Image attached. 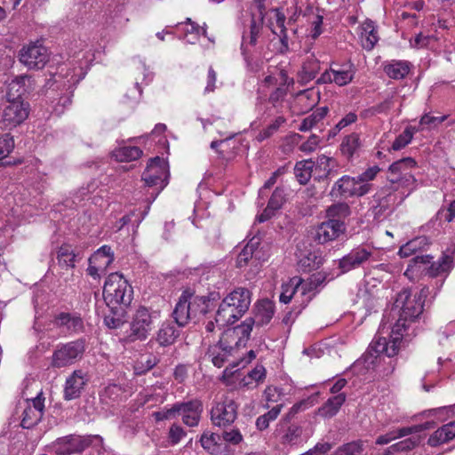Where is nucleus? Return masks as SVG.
I'll return each mask as SVG.
<instances>
[{
	"label": "nucleus",
	"mask_w": 455,
	"mask_h": 455,
	"mask_svg": "<svg viewBox=\"0 0 455 455\" xmlns=\"http://www.w3.org/2000/svg\"><path fill=\"white\" fill-rule=\"evenodd\" d=\"M429 294V288L424 286L420 291L411 296L410 290L404 289L398 293L395 307L400 308V316L392 328V334L387 339L375 337L363 355L367 367L374 365L377 358L385 354L388 357L396 355L401 348L403 331H406L410 323L414 322L424 310V302Z\"/></svg>",
	"instance_id": "obj_1"
},
{
	"label": "nucleus",
	"mask_w": 455,
	"mask_h": 455,
	"mask_svg": "<svg viewBox=\"0 0 455 455\" xmlns=\"http://www.w3.org/2000/svg\"><path fill=\"white\" fill-rule=\"evenodd\" d=\"M239 405L233 399L225 398L216 403L211 409V421L222 430L221 437L232 445H238L243 440L236 422Z\"/></svg>",
	"instance_id": "obj_2"
},
{
	"label": "nucleus",
	"mask_w": 455,
	"mask_h": 455,
	"mask_svg": "<svg viewBox=\"0 0 455 455\" xmlns=\"http://www.w3.org/2000/svg\"><path fill=\"white\" fill-rule=\"evenodd\" d=\"M251 292L244 287H238L228 293L221 301L216 312L215 323L220 327L233 324L249 309Z\"/></svg>",
	"instance_id": "obj_3"
},
{
	"label": "nucleus",
	"mask_w": 455,
	"mask_h": 455,
	"mask_svg": "<svg viewBox=\"0 0 455 455\" xmlns=\"http://www.w3.org/2000/svg\"><path fill=\"white\" fill-rule=\"evenodd\" d=\"M455 244L448 247L444 251H443L442 256L438 259L437 261L431 262L433 257L431 255H417L413 257L410 260V264L405 271V275L409 271H414L417 267L420 265H426L431 263L426 268V275L431 278L441 277L440 280L435 282L436 290L439 291L443 286L444 280L449 275L451 269L454 267L455 264Z\"/></svg>",
	"instance_id": "obj_4"
},
{
	"label": "nucleus",
	"mask_w": 455,
	"mask_h": 455,
	"mask_svg": "<svg viewBox=\"0 0 455 455\" xmlns=\"http://www.w3.org/2000/svg\"><path fill=\"white\" fill-rule=\"evenodd\" d=\"M102 293L108 307H127L132 300L133 291L124 275L115 272L106 278Z\"/></svg>",
	"instance_id": "obj_5"
},
{
	"label": "nucleus",
	"mask_w": 455,
	"mask_h": 455,
	"mask_svg": "<svg viewBox=\"0 0 455 455\" xmlns=\"http://www.w3.org/2000/svg\"><path fill=\"white\" fill-rule=\"evenodd\" d=\"M235 327L226 330L219 342L211 347L208 355L212 357V363L220 368L224 365L228 357L231 355L235 348L245 347L247 341H242V335L235 333Z\"/></svg>",
	"instance_id": "obj_6"
},
{
	"label": "nucleus",
	"mask_w": 455,
	"mask_h": 455,
	"mask_svg": "<svg viewBox=\"0 0 455 455\" xmlns=\"http://www.w3.org/2000/svg\"><path fill=\"white\" fill-rule=\"evenodd\" d=\"M252 317L246 318L241 324L235 326V333L242 335V341H248L254 325L263 326L267 324L274 316L275 305L266 299L255 303L252 309Z\"/></svg>",
	"instance_id": "obj_7"
},
{
	"label": "nucleus",
	"mask_w": 455,
	"mask_h": 455,
	"mask_svg": "<svg viewBox=\"0 0 455 455\" xmlns=\"http://www.w3.org/2000/svg\"><path fill=\"white\" fill-rule=\"evenodd\" d=\"M85 351V342L83 339L60 344L52 356V366L63 368L74 364L80 360Z\"/></svg>",
	"instance_id": "obj_8"
},
{
	"label": "nucleus",
	"mask_w": 455,
	"mask_h": 455,
	"mask_svg": "<svg viewBox=\"0 0 455 455\" xmlns=\"http://www.w3.org/2000/svg\"><path fill=\"white\" fill-rule=\"evenodd\" d=\"M159 318V311L151 310L146 307H140L134 314L131 323V340H144L148 338Z\"/></svg>",
	"instance_id": "obj_9"
},
{
	"label": "nucleus",
	"mask_w": 455,
	"mask_h": 455,
	"mask_svg": "<svg viewBox=\"0 0 455 455\" xmlns=\"http://www.w3.org/2000/svg\"><path fill=\"white\" fill-rule=\"evenodd\" d=\"M169 172L166 164L163 158L156 156L151 158L142 173V180L148 188H155L156 192H152V200H155L159 193L167 185Z\"/></svg>",
	"instance_id": "obj_10"
},
{
	"label": "nucleus",
	"mask_w": 455,
	"mask_h": 455,
	"mask_svg": "<svg viewBox=\"0 0 455 455\" xmlns=\"http://www.w3.org/2000/svg\"><path fill=\"white\" fill-rule=\"evenodd\" d=\"M372 189V184L359 185L355 177L343 175L331 186L329 196L331 198L362 197Z\"/></svg>",
	"instance_id": "obj_11"
},
{
	"label": "nucleus",
	"mask_w": 455,
	"mask_h": 455,
	"mask_svg": "<svg viewBox=\"0 0 455 455\" xmlns=\"http://www.w3.org/2000/svg\"><path fill=\"white\" fill-rule=\"evenodd\" d=\"M93 438L101 439L99 435L81 436L70 435L63 436L52 443V449L57 455L81 453L92 444Z\"/></svg>",
	"instance_id": "obj_12"
},
{
	"label": "nucleus",
	"mask_w": 455,
	"mask_h": 455,
	"mask_svg": "<svg viewBox=\"0 0 455 455\" xmlns=\"http://www.w3.org/2000/svg\"><path fill=\"white\" fill-rule=\"evenodd\" d=\"M19 59L29 69H41L48 62L49 53L43 44L31 43L22 47Z\"/></svg>",
	"instance_id": "obj_13"
},
{
	"label": "nucleus",
	"mask_w": 455,
	"mask_h": 455,
	"mask_svg": "<svg viewBox=\"0 0 455 455\" xmlns=\"http://www.w3.org/2000/svg\"><path fill=\"white\" fill-rule=\"evenodd\" d=\"M29 105L23 100H7L3 109L1 124L4 128H12L22 124L28 116Z\"/></svg>",
	"instance_id": "obj_14"
},
{
	"label": "nucleus",
	"mask_w": 455,
	"mask_h": 455,
	"mask_svg": "<svg viewBox=\"0 0 455 455\" xmlns=\"http://www.w3.org/2000/svg\"><path fill=\"white\" fill-rule=\"evenodd\" d=\"M347 230L346 223L327 220L317 225L312 231V238L319 244L337 240Z\"/></svg>",
	"instance_id": "obj_15"
},
{
	"label": "nucleus",
	"mask_w": 455,
	"mask_h": 455,
	"mask_svg": "<svg viewBox=\"0 0 455 455\" xmlns=\"http://www.w3.org/2000/svg\"><path fill=\"white\" fill-rule=\"evenodd\" d=\"M178 417L181 416L183 424L194 427L198 426L204 411V405L199 399L177 402Z\"/></svg>",
	"instance_id": "obj_16"
},
{
	"label": "nucleus",
	"mask_w": 455,
	"mask_h": 455,
	"mask_svg": "<svg viewBox=\"0 0 455 455\" xmlns=\"http://www.w3.org/2000/svg\"><path fill=\"white\" fill-rule=\"evenodd\" d=\"M373 250L366 247H356L339 259V267L342 273L357 268L367 260H371L373 258Z\"/></svg>",
	"instance_id": "obj_17"
},
{
	"label": "nucleus",
	"mask_w": 455,
	"mask_h": 455,
	"mask_svg": "<svg viewBox=\"0 0 455 455\" xmlns=\"http://www.w3.org/2000/svg\"><path fill=\"white\" fill-rule=\"evenodd\" d=\"M52 323L61 332L69 335L83 332L84 330V321L76 313L61 312L54 316Z\"/></svg>",
	"instance_id": "obj_18"
},
{
	"label": "nucleus",
	"mask_w": 455,
	"mask_h": 455,
	"mask_svg": "<svg viewBox=\"0 0 455 455\" xmlns=\"http://www.w3.org/2000/svg\"><path fill=\"white\" fill-rule=\"evenodd\" d=\"M334 162L333 158L325 155L319 156L313 169L314 180L328 184L332 178L338 175V171L333 169V165L331 164Z\"/></svg>",
	"instance_id": "obj_19"
},
{
	"label": "nucleus",
	"mask_w": 455,
	"mask_h": 455,
	"mask_svg": "<svg viewBox=\"0 0 455 455\" xmlns=\"http://www.w3.org/2000/svg\"><path fill=\"white\" fill-rule=\"evenodd\" d=\"M86 385L84 373L81 370H76L66 379L63 397L66 401H71L80 397L82 390Z\"/></svg>",
	"instance_id": "obj_20"
},
{
	"label": "nucleus",
	"mask_w": 455,
	"mask_h": 455,
	"mask_svg": "<svg viewBox=\"0 0 455 455\" xmlns=\"http://www.w3.org/2000/svg\"><path fill=\"white\" fill-rule=\"evenodd\" d=\"M219 298L220 295L217 292H212L208 296H193L189 293V306L193 320L211 311L213 302Z\"/></svg>",
	"instance_id": "obj_21"
},
{
	"label": "nucleus",
	"mask_w": 455,
	"mask_h": 455,
	"mask_svg": "<svg viewBox=\"0 0 455 455\" xmlns=\"http://www.w3.org/2000/svg\"><path fill=\"white\" fill-rule=\"evenodd\" d=\"M354 75L355 72L352 69V66H349L348 68L340 69L331 67L329 70L323 72L317 79V84L335 83L339 86H343L353 80Z\"/></svg>",
	"instance_id": "obj_22"
},
{
	"label": "nucleus",
	"mask_w": 455,
	"mask_h": 455,
	"mask_svg": "<svg viewBox=\"0 0 455 455\" xmlns=\"http://www.w3.org/2000/svg\"><path fill=\"white\" fill-rule=\"evenodd\" d=\"M178 325L172 321L164 322L156 333L155 340L161 347H170L173 345L180 335Z\"/></svg>",
	"instance_id": "obj_23"
},
{
	"label": "nucleus",
	"mask_w": 455,
	"mask_h": 455,
	"mask_svg": "<svg viewBox=\"0 0 455 455\" xmlns=\"http://www.w3.org/2000/svg\"><path fill=\"white\" fill-rule=\"evenodd\" d=\"M189 292L184 291L179 299L173 311L172 317L178 327H185L191 320H193L192 313L189 306Z\"/></svg>",
	"instance_id": "obj_24"
},
{
	"label": "nucleus",
	"mask_w": 455,
	"mask_h": 455,
	"mask_svg": "<svg viewBox=\"0 0 455 455\" xmlns=\"http://www.w3.org/2000/svg\"><path fill=\"white\" fill-rule=\"evenodd\" d=\"M411 67V63L407 60H392L383 64V70L389 78L401 80L406 77Z\"/></svg>",
	"instance_id": "obj_25"
},
{
	"label": "nucleus",
	"mask_w": 455,
	"mask_h": 455,
	"mask_svg": "<svg viewBox=\"0 0 455 455\" xmlns=\"http://www.w3.org/2000/svg\"><path fill=\"white\" fill-rule=\"evenodd\" d=\"M54 79L56 83L61 84L63 88L66 90L65 94L60 98L58 102L59 105H62L65 108L71 104L72 93L76 84L79 82V78H77L76 75L68 71L64 76L59 74Z\"/></svg>",
	"instance_id": "obj_26"
},
{
	"label": "nucleus",
	"mask_w": 455,
	"mask_h": 455,
	"mask_svg": "<svg viewBox=\"0 0 455 455\" xmlns=\"http://www.w3.org/2000/svg\"><path fill=\"white\" fill-rule=\"evenodd\" d=\"M455 437V421L443 425L435 430L428 438L427 443L432 447L439 446Z\"/></svg>",
	"instance_id": "obj_27"
},
{
	"label": "nucleus",
	"mask_w": 455,
	"mask_h": 455,
	"mask_svg": "<svg viewBox=\"0 0 455 455\" xmlns=\"http://www.w3.org/2000/svg\"><path fill=\"white\" fill-rule=\"evenodd\" d=\"M115 259L114 252L108 245L99 248L88 259V263L94 264L106 273L108 267Z\"/></svg>",
	"instance_id": "obj_28"
},
{
	"label": "nucleus",
	"mask_w": 455,
	"mask_h": 455,
	"mask_svg": "<svg viewBox=\"0 0 455 455\" xmlns=\"http://www.w3.org/2000/svg\"><path fill=\"white\" fill-rule=\"evenodd\" d=\"M81 258L80 253L76 252L69 244L61 245L57 251L58 264L62 268H74L76 262Z\"/></svg>",
	"instance_id": "obj_29"
},
{
	"label": "nucleus",
	"mask_w": 455,
	"mask_h": 455,
	"mask_svg": "<svg viewBox=\"0 0 455 455\" xmlns=\"http://www.w3.org/2000/svg\"><path fill=\"white\" fill-rule=\"evenodd\" d=\"M345 393H339L327 399V401L318 409V414L323 418H332L335 416L340 407L346 402Z\"/></svg>",
	"instance_id": "obj_30"
},
{
	"label": "nucleus",
	"mask_w": 455,
	"mask_h": 455,
	"mask_svg": "<svg viewBox=\"0 0 455 455\" xmlns=\"http://www.w3.org/2000/svg\"><path fill=\"white\" fill-rule=\"evenodd\" d=\"M258 238H252L240 251L236 258V267L246 269L250 261L254 258V254L260 251Z\"/></svg>",
	"instance_id": "obj_31"
},
{
	"label": "nucleus",
	"mask_w": 455,
	"mask_h": 455,
	"mask_svg": "<svg viewBox=\"0 0 455 455\" xmlns=\"http://www.w3.org/2000/svg\"><path fill=\"white\" fill-rule=\"evenodd\" d=\"M352 213L351 207L346 202H338L328 206L325 210L327 220H333L339 223H345V219Z\"/></svg>",
	"instance_id": "obj_32"
},
{
	"label": "nucleus",
	"mask_w": 455,
	"mask_h": 455,
	"mask_svg": "<svg viewBox=\"0 0 455 455\" xmlns=\"http://www.w3.org/2000/svg\"><path fill=\"white\" fill-rule=\"evenodd\" d=\"M314 166L315 162H313L311 159L302 160L295 164L294 174L299 184L305 185L309 181L312 175H314Z\"/></svg>",
	"instance_id": "obj_33"
},
{
	"label": "nucleus",
	"mask_w": 455,
	"mask_h": 455,
	"mask_svg": "<svg viewBox=\"0 0 455 455\" xmlns=\"http://www.w3.org/2000/svg\"><path fill=\"white\" fill-rule=\"evenodd\" d=\"M273 33L277 35L282 44L281 52L284 53L289 51L287 28L285 26V16L283 12L277 11L275 14V27Z\"/></svg>",
	"instance_id": "obj_34"
},
{
	"label": "nucleus",
	"mask_w": 455,
	"mask_h": 455,
	"mask_svg": "<svg viewBox=\"0 0 455 455\" xmlns=\"http://www.w3.org/2000/svg\"><path fill=\"white\" fill-rule=\"evenodd\" d=\"M363 29L362 46L367 51H371L379 41V36L373 21H366L363 24Z\"/></svg>",
	"instance_id": "obj_35"
},
{
	"label": "nucleus",
	"mask_w": 455,
	"mask_h": 455,
	"mask_svg": "<svg viewBox=\"0 0 455 455\" xmlns=\"http://www.w3.org/2000/svg\"><path fill=\"white\" fill-rule=\"evenodd\" d=\"M29 81L26 76H17L8 85L7 99L11 100H21V96L27 92L25 84Z\"/></svg>",
	"instance_id": "obj_36"
},
{
	"label": "nucleus",
	"mask_w": 455,
	"mask_h": 455,
	"mask_svg": "<svg viewBox=\"0 0 455 455\" xmlns=\"http://www.w3.org/2000/svg\"><path fill=\"white\" fill-rule=\"evenodd\" d=\"M220 435L218 434H203L200 443L203 448L212 455H222L223 449L221 444L218 443Z\"/></svg>",
	"instance_id": "obj_37"
},
{
	"label": "nucleus",
	"mask_w": 455,
	"mask_h": 455,
	"mask_svg": "<svg viewBox=\"0 0 455 455\" xmlns=\"http://www.w3.org/2000/svg\"><path fill=\"white\" fill-rule=\"evenodd\" d=\"M360 147L361 141L359 135L356 133H351L343 139L340 144V151L343 156L349 159L353 157Z\"/></svg>",
	"instance_id": "obj_38"
},
{
	"label": "nucleus",
	"mask_w": 455,
	"mask_h": 455,
	"mask_svg": "<svg viewBox=\"0 0 455 455\" xmlns=\"http://www.w3.org/2000/svg\"><path fill=\"white\" fill-rule=\"evenodd\" d=\"M141 155L142 150L135 146L123 147L113 151V156L119 162L134 161L139 159Z\"/></svg>",
	"instance_id": "obj_39"
},
{
	"label": "nucleus",
	"mask_w": 455,
	"mask_h": 455,
	"mask_svg": "<svg viewBox=\"0 0 455 455\" xmlns=\"http://www.w3.org/2000/svg\"><path fill=\"white\" fill-rule=\"evenodd\" d=\"M123 394V389L119 385L110 384L103 388L100 393V400L106 405H112L117 402Z\"/></svg>",
	"instance_id": "obj_40"
},
{
	"label": "nucleus",
	"mask_w": 455,
	"mask_h": 455,
	"mask_svg": "<svg viewBox=\"0 0 455 455\" xmlns=\"http://www.w3.org/2000/svg\"><path fill=\"white\" fill-rule=\"evenodd\" d=\"M110 313L104 317L105 324L110 329H117L124 323V308L119 306L108 307Z\"/></svg>",
	"instance_id": "obj_41"
},
{
	"label": "nucleus",
	"mask_w": 455,
	"mask_h": 455,
	"mask_svg": "<svg viewBox=\"0 0 455 455\" xmlns=\"http://www.w3.org/2000/svg\"><path fill=\"white\" fill-rule=\"evenodd\" d=\"M267 259V255L262 248L258 253L254 254V258L250 261L247 268L243 269L246 271L245 276L247 280L253 279L259 273L262 263L266 261Z\"/></svg>",
	"instance_id": "obj_42"
},
{
	"label": "nucleus",
	"mask_w": 455,
	"mask_h": 455,
	"mask_svg": "<svg viewBox=\"0 0 455 455\" xmlns=\"http://www.w3.org/2000/svg\"><path fill=\"white\" fill-rule=\"evenodd\" d=\"M427 243V238L425 236L416 237L401 246L398 254L401 258H408L421 250Z\"/></svg>",
	"instance_id": "obj_43"
},
{
	"label": "nucleus",
	"mask_w": 455,
	"mask_h": 455,
	"mask_svg": "<svg viewBox=\"0 0 455 455\" xmlns=\"http://www.w3.org/2000/svg\"><path fill=\"white\" fill-rule=\"evenodd\" d=\"M417 163L412 157H404L393 163L389 168L388 177L399 176L404 172H411V169L416 167Z\"/></svg>",
	"instance_id": "obj_44"
},
{
	"label": "nucleus",
	"mask_w": 455,
	"mask_h": 455,
	"mask_svg": "<svg viewBox=\"0 0 455 455\" xmlns=\"http://www.w3.org/2000/svg\"><path fill=\"white\" fill-rule=\"evenodd\" d=\"M320 70V61L315 58L314 55L309 57L307 60L303 64L301 79L305 82H309L315 78L316 75Z\"/></svg>",
	"instance_id": "obj_45"
},
{
	"label": "nucleus",
	"mask_w": 455,
	"mask_h": 455,
	"mask_svg": "<svg viewBox=\"0 0 455 455\" xmlns=\"http://www.w3.org/2000/svg\"><path fill=\"white\" fill-rule=\"evenodd\" d=\"M327 275L323 272H317L313 274L306 282L302 280L301 295L311 292L316 290L319 286L323 284L326 281Z\"/></svg>",
	"instance_id": "obj_46"
},
{
	"label": "nucleus",
	"mask_w": 455,
	"mask_h": 455,
	"mask_svg": "<svg viewBox=\"0 0 455 455\" xmlns=\"http://www.w3.org/2000/svg\"><path fill=\"white\" fill-rule=\"evenodd\" d=\"M43 419V413L36 411L35 409H31L28 405L22 413V419L20 426L23 428H32L36 426Z\"/></svg>",
	"instance_id": "obj_47"
},
{
	"label": "nucleus",
	"mask_w": 455,
	"mask_h": 455,
	"mask_svg": "<svg viewBox=\"0 0 455 455\" xmlns=\"http://www.w3.org/2000/svg\"><path fill=\"white\" fill-rule=\"evenodd\" d=\"M363 450V442L362 440H356L339 446L332 455H361Z\"/></svg>",
	"instance_id": "obj_48"
},
{
	"label": "nucleus",
	"mask_w": 455,
	"mask_h": 455,
	"mask_svg": "<svg viewBox=\"0 0 455 455\" xmlns=\"http://www.w3.org/2000/svg\"><path fill=\"white\" fill-rule=\"evenodd\" d=\"M388 209V200L385 196L375 195L373 196L370 212L375 220H379L385 215Z\"/></svg>",
	"instance_id": "obj_49"
},
{
	"label": "nucleus",
	"mask_w": 455,
	"mask_h": 455,
	"mask_svg": "<svg viewBox=\"0 0 455 455\" xmlns=\"http://www.w3.org/2000/svg\"><path fill=\"white\" fill-rule=\"evenodd\" d=\"M261 29H262L261 23L258 22L254 18H252L251 20V24H250L249 36H247L246 33H243V42H242L241 49L243 51V55H245L244 44L247 41V38H249V44L254 46L257 44L258 37L260 34Z\"/></svg>",
	"instance_id": "obj_50"
},
{
	"label": "nucleus",
	"mask_w": 455,
	"mask_h": 455,
	"mask_svg": "<svg viewBox=\"0 0 455 455\" xmlns=\"http://www.w3.org/2000/svg\"><path fill=\"white\" fill-rule=\"evenodd\" d=\"M302 279L294 277L291 280V284L283 287V291L280 295V301L287 304L289 303L292 297L299 291H301Z\"/></svg>",
	"instance_id": "obj_51"
},
{
	"label": "nucleus",
	"mask_w": 455,
	"mask_h": 455,
	"mask_svg": "<svg viewBox=\"0 0 455 455\" xmlns=\"http://www.w3.org/2000/svg\"><path fill=\"white\" fill-rule=\"evenodd\" d=\"M435 426V422L434 420L427 421L422 424L414 425L411 427H401L397 430H395V434L397 437H403L411 434L419 433L427 429L434 428Z\"/></svg>",
	"instance_id": "obj_52"
},
{
	"label": "nucleus",
	"mask_w": 455,
	"mask_h": 455,
	"mask_svg": "<svg viewBox=\"0 0 455 455\" xmlns=\"http://www.w3.org/2000/svg\"><path fill=\"white\" fill-rule=\"evenodd\" d=\"M415 129L411 126L406 127L404 131L396 137L392 145V149L395 151L405 148L412 140Z\"/></svg>",
	"instance_id": "obj_53"
},
{
	"label": "nucleus",
	"mask_w": 455,
	"mask_h": 455,
	"mask_svg": "<svg viewBox=\"0 0 455 455\" xmlns=\"http://www.w3.org/2000/svg\"><path fill=\"white\" fill-rule=\"evenodd\" d=\"M302 435V427L297 425H291L288 427L286 433L282 437V443L283 444H297Z\"/></svg>",
	"instance_id": "obj_54"
},
{
	"label": "nucleus",
	"mask_w": 455,
	"mask_h": 455,
	"mask_svg": "<svg viewBox=\"0 0 455 455\" xmlns=\"http://www.w3.org/2000/svg\"><path fill=\"white\" fill-rule=\"evenodd\" d=\"M285 121L286 119L283 116L276 117L272 124L259 132L256 137L257 140L261 142L264 140L270 138L279 129V127L285 123Z\"/></svg>",
	"instance_id": "obj_55"
},
{
	"label": "nucleus",
	"mask_w": 455,
	"mask_h": 455,
	"mask_svg": "<svg viewBox=\"0 0 455 455\" xmlns=\"http://www.w3.org/2000/svg\"><path fill=\"white\" fill-rule=\"evenodd\" d=\"M152 417L156 422L176 419L178 417L177 403H173L170 408L164 407L162 411H154Z\"/></svg>",
	"instance_id": "obj_56"
},
{
	"label": "nucleus",
	"mask_w": 455,
	"mask_h": 455,
	"mask_svg": "<svg viewBox=\"0 0 455 455\" xmlns=\"http://www.w3.org/2000/svg\"><path fill=\"white\" fill-rule=\"evenodd\" d=\"M14 140L10 133L0 136V160L4 159L13 150Z\"/></svg>",
	"instance_id": "obj_57"
},
{
	"label": "nucleus",
	"mask_w": 455,
	"mask_h": 455,
	"mask_svg": "<svg viewBox=\"0 0 455 455\" xmlns=\"http://www.w3.org/2000/svg\"><path fill=\"white\" fill-rule=\"evenodd\" d=\"M186 435L187 433L181 426L173 423L169 428L168 440L172 445H175L179 443Z\"/></svg>",
	"instance_id": "obj_58"
},
{
	"label": "nucleus",
	"mask_w": 455,
	"mask_h": 455,
	"mask_svg": "<svg viewBox=\"0 0 455 455\" xmlns=\"http://www.w3.org/2000/svg\"><path fill=\"white\" fill-rule=\"evenodd\" d=\"M285 202L284 191L281 188H276L270 199L268 200L267 204L270 205V208H274L275 210H280Z\"/></svg>",
	"instance_id": "obj_59"
},
{
	"label": "nucleus",
	"mask_w": 455,
	"mask_h": 455,
	"mask_svg": "<svg viewBox=\"0 0 455 455\" xmlns=\"http://www.w3.org/2000/svg\"><path fill=\"white\" fill-rule=\"evenodd\" d=\"M419 443V439L415 437H410L403 441L398 442L392 446H390V450L395 451H411L417 446Z\"/></svg>",
	"instance_id": "obj_60"
},
{
	"label": "nucleus",
	"mask_w": 455,
	"mask_h": 455,
	"mask_svg": "<svg viewBox=\"0 0 455 455\" xmlns=\"http://www.w3.org/2000/svg\"><path fill=\"white\" fill-rule=\"evenodd\" d=\"M380 171L379 167L374 165L368 168L365 172L356 176L359 185L371 184L370 181L373 180Z\"/></svg>",
	"instance_id": "obj_61"
},
{
	"label": "nucleus",
	"mask_w": 455,
	"mask_h": 455,
	"mask_svg": "<svg viewBox=\"0 0 455 455\" xmlns=\"http://www.w3.org/2000/svg\"><path fill=\"white\" fill-rule=\"evenodd\" d=\"M256 357V354L253 350H250L247 354V355L243 358H242L238 362H233L229 367H227L224 371L225 375H231L233 374V369L235 367L241 366V368H244L248 363H250L254 358Z\"/></svg>",
	"instance_id": "obj_62"
},
{
	"label": "nucleus",
	"mask_w": 455,
	"mask_h": 455,
	"mask_svg": "<svg viewBox=\"0 0 455 455\" xmlns=\"http://www.w3.org/2000/svg\"><path fill=\"white\" fill-rule=\"evenodd\" d=\"M391 183H398L403 187H408L415 183L416 180L411 172H404L399 176L388 177Z\"/></svg>",
	"instance_id": "obj_63"
},
{
	"label": "nucleus",
	"mask_w": 455,
	"mask_h": 455,
	"mask_svg": "<svg viewBox=\"0 0 455 455\" xmlns=\"http://www.w3.org/2000/svg\"><path fill=\"white\" fill-rule=\"evenodd\" d=\"M287 94V89L280 85L277 87L275 91H273L268 98V101L273 105L275 106V104L279 101L283 100L284 97Z\"/></svg>",
	"instance_id": "obj_64"
}]
</instances>
